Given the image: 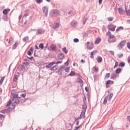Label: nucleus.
<instances>
[{"label":"nucleus","mask_w":130,"mask_h":130,"mask_svg":"<svg viewBox=\"0 0 130 130\" xmlns=\"http://www.w3.org/2000/svg\"><path fill=\"white\" fill-rule=\"evenodd\" d=\"M11 95L12 96V100L13 101L14 103L19 104L20 101L18 98H21V96L19 95V92H17L15 90H13L11 92Z\"/></svg>","instance_id":"obj_1"},{"label":"nucleus","mask_w":130,"mask_h":130,"mask_svg":"<svg viewBox=\"0 0 130 130\" xmlns=\"http://www.w3.org/2000/svg\"><path fill=\"white\" fill-rule=\"evenodd\" d=\"M107 36H109V38L108 39V42L109 43H113L114 42H116V38L114 35H111V32L110 31H108L107 33Z\"/></svg>","instance_id":"obj_2"},{"label":"nucleus","mask_w":130,"mask_h":130,"mask_svg":"<svg viewBox=\"0 0 130 130\" xmlns=\"http://www.w3.org/2000/svg\"><path fill=\"white\" fill-rule=\"evenodd\" d=\"M113 97V93H111L109 95L105 97L104 100L103 104H106V103H107V101H111Z\"/></svg>","instance_id":"obj_3"},{"label":"nucleus","mask_w":130,"mask_h":130,"mask_svg":"<svg viewBox=\"0 0 130 130\" xmlns=\"http://www.w3.org/2000/svg\"><path fill=\"white\" fill-rule=\"evenodd\" d=\"M6 107H8L9 109H14V108L15 107V105L12 103V100H9L6 105Z\"/></svg>","instance_id":"obj_4"},{"label":"nucleus","mask_w":130,"mask_h":130,"mask_svg":"<svg viewBox=\"0 0 130 130\" xmlns=\"http://www.w3.org/2000/svg\"><path fill=\"white\" fill-rule=\"evenodd\" d=\"M116 28V26L114 24H110L108 26V30H110L111 31H115Z\"/></svg>","instance_id":"obj_5"},{"label":"nucleus","mask_w":130,"mask_h":130,"mask_svg":"<svg viewBox=\"0 0 130 130\" xmlns=\"http://www.w3.org/2000/svg\"><path fill=\"white\" fill-rule=\"evenodd\" d=\"M114 82L110 80H108L107 81L106 83V88H109V85H113Z\"/></svg>","instance_id":"obj_6"},{"label":"nucleus","mask_w":130,"mask_h":130,"mask_svg":"<svg viewBox=\"0 0 130 130\" xmlns=\"http://www.w3.org/2000/svg\"><path fill=\"white\" fill-rule=\"evenodd\" d=\"M125 43H126V41H122L118 45V47H119V48H122V47H123V46H124Z\"/></svg>","instance_id":"obj_7"},{"label":"nucleus","mask_w":130,"mask_h":130,"mask_svg":"<svg viewBox=\"0 0 130 130\" xmlns=\"http://www.w3.org/2000/svg\"><path fill=\"white\" fill-rule=\"evenodd\" d=\"M64 57V54L62 53H60L58 55V60H62V59H63V58Z\"/></svg>","instance_id":"obj_8"},{"label":"nucleus","mask_w":130,"mask_h":130,"mask_svg":"<svg viewBox=\"0 0 130 130\" xmlns=\"http://www.w3.org/2000/svg\"><path fill=\"white\" fill-rule=\"evenodd\" d=\"M52 16H57V15H59V12L57 10H53L51 13Z\"/></svg>","instance_id":"obj_9"},{"label":"nucleus","mask_w":130,"mask_h":130,"mask_svg":"<svg viewBox=\"0 0 130 130\" xmlns=\"http://www.w3.org/2000/svg\"><path fill=\"white\" fill-rule=\"evenodd\" d=\"M43 11L45 13V17H47V13H48V8L46 7L43 8Z\"/></svg>","instance_id":"obj_10"},{"label":"nucleus","mask_w":130,"mask_h":130,"mask_svg":"<svg viewBox=\"0 0 130 130\" xmlns=\"http://www.w3.org/2000/svg\"><path fill=\"white\" fill-rule=\"evenodd\" d=\"M97 52H98V51L96 50L92 51L90 53V58H94V54H95V53H97Z\"/></svg>","instance_id":"obj_11"},{"label":"nucleus","mask_w":130,"mask_h":130,"mask_svg":"<svg viewBox=\"0 0 130 130\" xmlns=\"http://www.w3.org/2000/svg\"><path fill=\"white\" fill-rule=\"evenodd\" d=\"M100 42H101V39L100 37H99L96 39V40L94 42V44H99V43H100Z\"/></svg>","instance_id":"obj_12"},{"label":"nucleus","mask_w":130,"mask_h":130,"mask_svg":"<svg viewBox=\"0 0 130 130\" xmlns=\"http://www.w3.org/2000/svg\"><path fill=\"white\" fill-rule=\"evenodd\" d=\"M93 48H94V44H93V43H91L90 45L88 46L87 49L91 50V49H93Z\"/></svg>","instance_id":"obj_13"},{"label":"nucleus","mask_w":130,"mask_h":130,"mask_svg":"<svg viewBox=\"0 0 130 130\" xmlns=\"http://www.w3.org/2000/svg\"><path fill=\"white\" fill-rule=\"evenodd\" d=\"M34 50V49L33 48H31L29 51H28L27 52L28 55H32V52H33Z\"/></svg>","instance_id":"obj_14"},{"label":"nucleus","mask_w":130,"mask_h":130,"mask_svg":"<svg viewBox=\"0 0 130 130\" xmlns=\"http://www.w3.org/2000/svg\"><path fill=\"white\" fill-rule=\"evenodd\" d=\"M85 112H86L85 111H83L81 112L80 114V117L81 118H85Z\"/></svg>","instance_id":"obj_15"},{"label":"nucleus","mask_w":130,"mask_h":130,"mask_svg":"<svg viewBox=\"0 0 130 130\" xmlns=\"http://www.w3.org/2000/svg\"><path fill=\"white\" fill-rule=\"evenodd\" d=\"M9 112L10 111L9 110V109H4L3 110H2L1 111V113L5 114V113H8V112Z\"/></svg>","instance_id":"obj_16"},{"label":"nucleus","mask_w":130,"mask_h":130,"mask_svg":"<svg viewBox=\"0 0 130 130\" xmlns=\"http://www.w3.org/2000/svg\"><path fill=\"white\" fill-rule=\"evenodd\" d=\"M18 79H19V76L17 75H15L13 79V81L14 82H17L18 81Z\"/></svg>","instance_id":"obj_17"},{"label":"nucleus","mask_w":130,"mask_h":130,"mask_svg":"<svg viewBox=\"0 0 130 130\" xmlns=\"http://www.w3.org/2000/svg\"><path fill=\"white\" fill-rule=\"evenodd\" d=\"M19 43L18 42H15V43L13 45L12 49H16L17 48V46H18V45Z\"/></svg>","instance_id":"obj_18"},{"label":"nucleus","mask_w":130,"mask_h":130,"mask_svg":"<svg viewBox=\"0 0 130 130\" xmlns=\"http://www.w3.org/2000/svg\"><path fill=\"white\" fill-rule=\"evenodd\" d=\"M97 61H98V62H99V63L102 62V57H101V56L98 57Z\"/></svg>","instance_id":"obj_19"},{"label":"nucleus","mask_w":130,"mask_h":130,"mask_svg":"<svg viewBox=\"0 0 130 130\" xmlns=\"http://www.w3.org/2000/svg\"><path fill=\"white\" fill-rule=\"evenodd\" d=\"M116 77H117V75H116V74L112 73L111 79H116Z\"/></svg>","instance_id":"obj_20"},{"label":"nucleus","mask_w":130,"mask_h":130,"mask_svg":"<svg viewBox=\"0 0 130 130\" xmlns=\"http://www.w3.org/2000/svg\"><path fill=\"white\" fill-rule=\"evenodd\" d=\"M118 12L119 14H120V15H122L123 14V9L122 8H118Z\"/></svg>","instance_id":"obj_21"},{"label":"nucleus","mask_w":130,"mask_h":130,"mask_svg":"<svg viewBox=\"0 0 130 130\" xmlns=\"http://www.w3.org/2000/svg\"><path fill=\"white\" fill-rule=\"evenodd\" d=\"M50 48L52 50H55V49H56V46L54 45H51Z\"/></svg>","instance_id":"obj_22"},{"label":"nucleus","mask_w":130,"mask_h":130,"mask_svg":"<svg viewBox=\"0 0 130 130\" xmlns=\"http://www.w3.org/2000/svg\"><path fill=\"white\" fill-rule=\"evenodd\" d=\"M5 78H6V77H5V76H4V77L1 78V79L0 80V85H2L3 84V82L5 80Z\"/></svg>","instance_id":"obj_23"},{"label":"nucleus","mask_w":130,"mask_h":130,"mask_svg":"<svg viewBox=\"0 0 130 130\" xmlns=\"http://www.w3.org/2000/svg\"><path fill=\"white\" fill-rule=\"evenodd\" d=\"M110 78V73H106L105 76V79H109Z\"/></svg>","instance_id":"obj_24"},{"label":"nucleus","mask_w":130,"mask_h":130,"mask_svg":"<svg viewBox=\"0 0 130 130\" xmlns=\"http://www.w3.org/2000/svg\"><path fill=\"white\" fill-rule=\"evenodd\" d=\"M122 30H123V27L122 26H120L116 29V32H119V31H122Z\"/></svg>","instance_id":"obj_25"},{"label":"nucleus","mask_w":130,"mask_h":130,"mask_svg":"<svg viewBox=\"0 0 130 130\" xmlns=\"http://www.w3.org/2000/svg\"><path fill=\"white\" fill-rule=\"evenodd\" d=\"M120 73H121V69L120 68H118L116 70V74H120Z\"/></svg>","instance_id":"obj_26"},{"label":"nucleus","mask_w":130,"mask_h":130,"mask_svg":"<svg viewBox=\"0 0 130 130\" xmlns=\"http://www.w3.org/2000/svg\"><path fill=\"white\" fill-rule=\"evenodd\" d=\"M125 12L128 16H130V10H127L126 7H125Z\"/></svg>","instance_id":"obj_27"},{"label":"nucleus","mask_w":130,"mask_h":130,"mask_svg":"<svg viewBox=\"0 0 130 130\" xmlns=\"http://www.w3.org/2000/svg\"><path fill=\"white\" fill-rule=\"evenodd\" d=\"M43 30L42 29H38L37 30V34H41V33H43Z\"/></svg>","instance_id":"obj_28"},{"label":"nucleus","mask_w":130,"mask_h":130,"mask_svg":"<svg viewBox=\"0 0 130 130\" xmlns=\"http://www.w3.org/2000/svg\"><path fill=\"white\" fill-rule=\"evenodd\" d=\"M75 75H76V73H75V72H74V71H72L69 74V76H70L71 77H73V76H75Z\"/></svg>","instance_id":"obj_29"},{"label":"nucleus","mask_w":130,"mask_h":130,"mask_svg":"<svg viewBox=\"0 0 130 130\" xmlns=\"http://www.w3.org/2000/svg\"><path fill=\"white\" fill-rule=\"evenodd\" d=\"M39 46L41 49H43V48H44V45L43 43L40 44Z\"/></svg>","instance_id":"obj_30"},{"label":"nucleus","mask_w":130,"mask_h":130,"mask_svg":"<svg viewBox=\"0 0 130 130\" xmlns=\"http://www.w3.org/2000/svg\"><path fill=\"white\" fill-rule=\"evenodd\" d=\"M62 51L63 52H64V53H66V54H67V53H68V50H67V48H66V47L63 48Z\"/></svg>","instance_id":"obj_31"},{"label":"nucleus","mask_w":130,"mask_h":130,"mask_svg":"<svg viewBox=\"0 0 130 130\" xmlns=\"http://www.w3.org/2000/svg\"><path fill=\"white\" fill-rule=\"evenodd\" d=\"M13 38H10L8 42L9 44H11V43L13 42Z\"/></svg>","instance_id":"obj_32"},{"label":"nucleus","mask_w":130,"mask_h":130,"mask_svg":"<svg viewBox=\"0 0 130 130\" xmlns=\"http://www.w3.org/2000/svg\"><path fill=\"white\" fill-rule=\"evenodd\" d=\"M19 97H20V98H22V97H23V98H25V97H26V93H22L20 94V95H19Z\"/></svg>","instance_id":"obj_33"},{"label":"nucleus","mask_w":130,"mask_h":130,"mask_svg":"<svg viewBox=\"0 0 130 130\" xmlns=\"http://www.w3.org/2000/svg\"><path fill=\"white\" fill-rule=\"evenodd\" d=\"M27 40H29V38L28 37H26L23 39V41H24V42L27 41Z\"/></svg>","instance_id":"obj_34"},{"label":"nucleus","mask_w":130,"mask_h":130,"mask_svg":"<svg viewBox=\"0 0 130 130\" xmlns=\"http://www.w3.org/2000/svg\"><path fill=\"white\" fill-rule=\"evenodd\" d=\"M59 27V24L56 23L55 26H54V29H56L57 28H58Z\"/></svg>","instance_id":"obj_35"},{"label":"nucleus","mask_w":130,"mask_h":130,"mask_svg":"<svg viewBox=\"0 0 130 130\" xmlns=\"http://www.w3.org/2000/svg\"><path fill=\"white\" fill-rule=\"evenodd\" d=\"M124 66H125V64L124 63H122V62H121L119 64V67H120L121 68H123V67H124Z\"/></svg>","instance_id":"obj_36"},{"label":"nucleus","mask_w":130,"mask_h":130,"mask_svg":"<svg viewBox=\"0 0 130 130\" xmlns=\"http://www.w3.org/2000/svg\"><path fill=\"white\" fill-rule=\"evenodd\" d=\"M117 67H118V62L116 61L115 66H114V69H116V68H117Z\"/></svg>","instance_id":"obj_37"},{"label":"nucleus","mask_w":130,"mask_h":130,"mask_svg":"<svg viewBox=\"0 0 130 130\" xmlns=\"http://www.w3.org/2000/svg\"><path fill=\"white\" fill-rule=\"evenodd\" d=\"M3 13L4 15H7V14H8V10H7V9H5L3 10Z\"/></svg>","instance_id":"obj_38"},{"label":"nucleus","mask_w":130,"mask_h":130,"mask_svg":"<svg viewBox=\"0 0 130 130\" xmlns=\"http://www.w3.org/2000/svg\"><path fill=\"white\" fill-rule=\"evenodd\" d=\"M108 21H109V22H112V21H113V18L112 17L108 18Z\"/></svg>","instance_id":"obj_39"},{"label":"nucleus","mask_w":130,"mask_h":130,"mask_svg":"<svg viewBox=\"0 0 130 130\" xmlns=\"http://www.w3.org/2000/svg\"><path fill=\"white\" fill-rule=\"evenodd\" d=\"M99 69H98V67H94V70H93V71H94V72H98V71H99Z\"/></svg>","instance_id":"obj_40"},{"label":"nucleus","mask_w":130,"mask_h":130,"mask_svg":"<svg viewBox=\"0 0 130 130\" xmlns=\"http://www.w3.org/2000/svg\"><path fill=\"white\" fill-rule=\"evenodd\" d=\"M51 70L52 71H56V70H57V68H56V66H54V67L51 68Z\"/></svg>","instance_id":"obj_41"},{"label":"nucleus","mask_w":130,"mask_h":130,"mask_svg":"<svg viewBox=\"0 0 130 130\" xmlns=\"http://www.w3.org/2000/svg\"><path fill=\"white\" fill-rule=\"evenodd\" d=\"M0 118L2 120L5 119V116H4L3 115L0 114Z\"/></svg>","instance_id":"obj_42"},{"label":"nucleus","mask_w":130,"mask_h":130,"mask_svg":"<svg viewBox=\"0 0 130 130\" xmlns=\"http://www.w3.org/2000/svg\"><path fill=\"white\" fill-rule=\"evenodd\" d=\"M83 108L84 109V111H86V109H87V105H84L83 106Z\"/></svg>","instance_id":"obj_43"},{"label":"nucleus","mask_w":130,"mask_h":130,"mask_svg":"<svg viewBox=\"0 0 130 130\" xmlns=\"http://www.w3.org/2000/svg\"><path fill=\"white\" fill-rule=\"evenodd\" d=\"M53 64H55V62H52L51 63H49V66L50 67V66H53Z\"/></svg>","instance_id":"obj_44"},{"label":"nucleus","mask_w":130,"mask_h":130,"mask_svg":"<svg viewBox=\"0 0 130 130\" xmlns=\"http://www.w3.org/2000/svg\"><path fill=\"white\" fill-rule=\"evenodd\" d=\"M65 71L66 73H69L70 72V68H67L65 69Z\"/></svg>","instance_id":"obj_45"},{"label":"nucleus","mask_w":130,"mask_h":130,"mask_svg":"<svg viewBox=\"0 0 130 130\" xmlns=\"http://www.w3.org/2000/svg\"><path fill=\"white\" fill-rule=\"evenodd\" d=\"M119 58H122L123 56V54H121L118 55Z\"/></svg>","instance_id":"obj_46"},{"label":"nucleus","mask_w":130,"mask_h":130,"mask_svg":"<svg viewBox=\"0 0 130 130\" xmlns=\"http://www.w3.org/2000/svg\"><path fill=\"white\" fill-rule=\"evenodd\" d=\"M69 62H70V61H69V59H68L67 61L64 63L65 66H67V67H68V66H69Z\"/></svg>","instance_id":"obj_47"},{"label":"nucleus","mask_w":130,"mask_h":130,"mask_svg":"<svg viewBox=\"0 0 130 130\" xmlns=\"http://www.w3.org/2000/svg\"><path fill=\"white\" fill-rule=\"evenodd\" d=\"M74 42H75V43L79 42V39H74Z\"/></svg>","instance_id":"obj_48"},{"label":"nucleus","mask_w":130,"mask_h":130,"mask_svg":"<svg viewBox=\"0 0 130 130\" xmlns=\"http://www.w3.org/2000/svg\"><path fill=\"white\" fill-rule=\"evenodd\" d=\"M127 47L129 49H130V43H129V42H128V43H127Z\"/></svg>","instance_id":"obj_49"},{"label":"nucleus","mask_w":130,"mask_h":130,"mask_svg":"<svg viewBox=\"0 0 130 130\" xmlns=\"http://www.w3.org/2000/svg\"><path fill=\"white\" fill-rule=\"evenodd\" d=\"M37 4H40L41 3H42V0H37Z\"/></svg>","instance_id":"obj_50"},{"label":"nucleus","mask_w":130,"mask_h":130,"mask_svg":"<svg viewBox=\"0 0 130 130\" xmlns=\"http://www.w3.org/2000/svg\"><path fill=\"white\" fill-rule=\"evenodd\" d=\"M86 46L87 47H88V46H89L90 45V42H87L86 43Z\"/></svg>","instance_id":"obj_51"},{"label":"nucleus","mask_w":130,"mask_h":130,"mask_svg":"<svg viewBox=\"0 0 130 130\" xmlns=\"http://www.w3.org/2000/svg\"><path fill=\"white\" fill-rule=\"evenodd\" d=\"M85 90L86 92H88L89 91V89H88L87 87H85Z\"/></svg>","instance_id":"obj_52"},{"label":"nucleus","mask_w":130,"mask_h":130,"mask_svg":"<svg viewBox=\"0 0 130 130\" xmlns=\"http://www.w3.org/2000/svg\"><path fill=\"white\" fill-rule=\"evenodd\" d=\"M79 128H80V126H77V127H75V128L74 130H77L79 129Z\"/></svg>","instance_id":"obj_53"},{"label":"nucleus","mask_w":130,"mask_h":130,"mask_svg":"<svg viewBox=\"0 0 130 130\" xmlns=\"http://www.w3.org/2000/svg\"><path fill=\"white\" fill-rule=\"evenodd\" d=\"M61 62H62V61H58L56 63V64H59V63H61Z\"/></svg>","instance_id":"obj_54"},{"label":"nucleus","mask_w":130,"mask_h":130,"mask_svg":"<svg viewBox=\"0 0 130 130\" xmlns=\"http://www.w3.org/2000/svg\"><path fill=\"white\" fill-rule=\"evenodd\" d=\"M102 3V0H99V4H101Z\"/></svg>","instance_id":"obj_55"},{"label":"nucleus","mask_w":130,"mask_h":130,"mask_svg":"<svg viewBox=\"0 0 130 130\" xmlns=\"http://www.w3.org/2000/svg\"><path fill=\"white\" fill-rule=\"evenodd\" d=\"M81 62H82L83 63H85V61L84 60V59H81Z\"/></svg>","instance_id":"obj_56"},{"label":"nucleus","mask_w":130,"mask_h":130,"mask_svg":"<svg viewBox=\"0 0 130 130\" xmlns=\"http://www.w3.org/2000/svg\"><path fill=\"white\" fill-rule=\"evenodd\" d=\"M128 63H130V56L128 58Z\"/></svg>","instance_id":"obj_57"},{"label":"nucleus","mask_w":130,"mask_h":130,"mask_svg":"<svg viewBox=\"0 0 130 130\" xmlns=\"http://www.w3.org/2000/svg\"><path fill=\"white\" fill-rule=\"evenodd\" d=\"M35 48L36 49H39V48H38V46H37V45L35 46Z\"/></svg>","instance_id":"obj_58"},{"label":"nucleus","mask_w":130,"mask_h":130,"mask_svg":"<svg viewBox=\"0 0 130 130\" xmlns=\"http://www.w3.org/2000/svg\"><path fill=\"white\" fill-rule=\"evenodd\" d=\"M46 2H48V3H50V1H51V0H46Z\"/></svg>","instance_id":"obj_59"},{"label":"nucleus","mask_w":130,"mask_h":130,"mask_svg":"<svg viewBox=\"0 0 130 130\" xmlns=\"http://www.w3.org/2000/svg\"><path fill=\"white\" fill-rule=\"evenodd\" d=\"M110 52L112 54H114V52L113 51H111Z\"/></svg>","instance_id":"obj_60"},{"label":"nucleus","mask_w":130,"mask_h":130,"mask_svg":"<svg viewBox=\"0 0 130 130\" xmlns=\"http://www.w3.org/2000/svg\"><path fill=\"white\" fill-rule=\"evenodd\" d=\"M46 68H50V67H49V64H48V66H46Z\"/></svg>","instance_id":"obj_61"},{"label":"nucleus","mask_w":130,"mask_h":130,"mask_svg":"<svg viewBox=\"0 0 130 130\" xmlns=\"http://www.w3.org/2000/svg\"><path fill=\"white\" fill-rule=\"evenodd\" d=\"M86 24V21H83V24L85 25Z\"/></svg>","instance_id":"obj_62"},{"label":"nucleus","mask_w":130,"mask_h":130,"mask_svg":"<svg viewBox=\"0 0 130 130\" xmlns=\"http://www.w3.org/2000/svg\"><path fill=\"white\" fill-rule=\"evenodd\" d=\"M76 124V125H78L79 124V121H77V122Z\"/></svg>","instance_id":"obj_63"},{"label":"nucleus","mask_w":130,"mask_h":130,"mask_svg":"<svg viewBox=\"0 0 130 130\" xmlns=\"http://www.w3.org/2000/svg\"><path fill=\"white\" fill-rule=\"evenodd\" d=\"M23 64H26V63H23Z\"/></svg>","instance_id":"obj_64"}]
</instances>
